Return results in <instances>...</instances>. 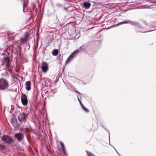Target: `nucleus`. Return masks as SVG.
<instances>
[{
  "instance_id": "f257e3e1",
  "label": "nucleus",
  "mask_w": 156,
  "mask_h": 156,
  "mask_svg": "<svg viewBox=\"0 0 156 156\" xmlns=\"http://www.w3.org/2000/svg\"><path fill=\"white\" fill-rule=\"evenodd\" d=\"M9 86V83L5 79L0 78V90H5L7 89Z\"/></svg>"
},
{
  "instance_id": "f03ea898",
  "label": "nucleus",
  "mask_w": 156,
  "mask_h": 156,
  "mask_svg": "<svg viewBox=\"0 0 156 156\" xmlns=\"http://www.w3.org/2000/svg\"><path fill=\"white\" fill-rule=\"evenodd\" d=\"M1 140L8 144H11L14 141V140L12 137L5 135L2 136Z\"/></svg>"
},
{
  "instance_id": "7ed1b4c3",
  "label": "nucleus",
  "mask_w": 156,
  "mask_h": 156,
  "mask_svg": "<svg viewBox=\"0 0 156 156\" xmlns=\"http://www.w3.org/2000/svg\"><path fill=\"white\" fill-rule=\"evenodd\" d=\"M18 121L21 123L25 122L27 120V116L24 113H21L20 114L18 117Z\"/></svg>"
},
{
  "instance_id": "20e7f679",
  "label": "nucleus",
  "mask_w": 156,
  "mask_h": 156,
  "mask_svg": "<svg viewBox=\"0 0 156 156\" xmlns=\"http://www.w3.org/2000/svg\"><path fill=\"white\" fill-rule=\"evenodd\" d=\"M79 49L76 50L71 54L69 56L67 59L66 62H69L71 60L73 59L74 58L76 57L79 53Z\"/></svg>"
},
{
  "instance_id": "39448f33",
  "label": "nucleus",
  "mask_w": 156,
  "mask_h": 156,
  "mask_svg": "<svg viewBox=\"0 0 156 156\" xmlns=\"http://www.w3.org/2000/svg\"><path fill=\"white\" fill-rule=\"evenodd\" d=\"M21 99L22 104L24 106L27 105L28 103V100L27 95L25 94L22 93Z\"/></svg>"
},
{
  "instance_id": "423d86ee",
  "label": "nucleus",
  "mask_w": 156,
  "mask_h": 156,
  "mask_svg": "<svg viewBox=\"0 0 156 156\" xmlns=\"http://www.w3.org/2000/svg\"><path fill=\"white\" fill-rule=\"evenodd\" d=\"M48 67L47 63L45 62H43L41 64V68L43 72L47 71Z\"/></svg>"
},
{
  "instance_id": "0eeeda50",
  "label": "nucleus",
  "mask_w": 156,
  "mask_h": 156,
  "mask_svg": "<svg viewBox=\"0 0 156 156\" xmlns=\"http://www.w3.org/2000/svg\"><path fill=\"white\" fill-rule=\"evenodd\" d=\"M10 62V59L8 57H6L4 60V63L5 64V67L6 69L9 71L10 70L9 69V62Z\"/></svg>"
},
{
  "instance_id": "6e6552de",
  "label": "nucleus",
  "mask_w": 156,
  "mask_h": 156,
  "mask_svg": "<svg viewBox=\"0 0 156 156\" xmlns=\"http://www.w3.org/2000/svg\"><path fill=\"white\" fill-rule=\"evenodd\" d=\"M15 137L16 138L18 141L21 140L24 137L23 135L21 133H16L15 135Z\"/></svg>"
},
{
  "instance_id": "1a4fd4ad",
  "label": "nucleus",
  "mask_w": 156,
  "mask_h": 156,
  "mask_svg": "<svg viewBox=\"0 0 156 156\" xmlns=\"http://www.w3.org/2000/svg\"><path fill=\"white\" fill-rule=\"evenodd\" d=\"M11 122L13 126L15 128H16L18 127L16 119L14 118H12L11 119Z\"/></svg>"
},
{
  "instance_id": "9d476101",
  "label": "nucleus",
  "mask_w": 156,
  "mask_h": 156,
  "mask_svg": "<svg viewBox=\"0 0 156 156\" xmlns=\"http://www.w3.org/2000/svg\"><path fill=\"white\" fill-rule=\"evenodd\" d=\"M91 5L90 2H85L83 4V7L85 9H89Z\"/></svg>"
},
{
  "instance_id": "9b49d317",
  "label": "nucleus",
  "mask_w": 156,
  "mask_h": 156,
  "mask_svg": "<svg viewBox=\"0 0 156 156\" xmlns=\"http://www.w3.org/2000/svg\"><path fill=\"white\" fill-rule=\"evenodd\" d=\"M30 82L29 81H27L26 82L25 84L26 85V89L29 91L30 90L31 87H30Z\"/></svg>"
},
{
  "instance_id": "f8f14e48",
  "label": "nucleus",
  "mask_w": 156,
  "mask_h": 156,
  "mask_svg": "<svg viewBox=\"0 0 156 156\" xmlns=\"http://www.w3.org/2000/svg\"><path fill=\"white\" fill-rule=\"evenodd\" d=\"M27 39L26 38H22L20 40V44H23L24 43L27 42Z\"/></svg>"
},
{
  "instance_id": "ddd939ff",
  "label": "nucleus",
  "mask_w": 156,
  "mask_h": 156,
  "mask_svg": "<svg viewBox=\"0 0 156 156\" xmlns=\"http://www.w3.org/2000/svg\"><path fill=\"white\" fill-rule=\"evenodd\" d=\"M58 54V51L57 49H55L52 51V55L54 56H56Z\"/></svg>"
},
{
  "instance_id": "4468645a",
  "label": "nucleus",
  "mask_w": 156,
  "mask_h": 156,
  "mask_svg": "<svg viewBox=\"0 0 156 156\" xmlns=\"http://www.w3.org/2000/svg\"><path fill=\"white\" fill-rule=\"evenodd\" d=\"M131 23L132 24H133L134 23H133L132 22H131V21L129 20H128L127 21H124L123 22H122L121 23H120V24H122L123 23Z\"/></svg>"
},
{
  "instance_id": "2eb2a0df",
  "label": "nucleus",
  "mask_w": 156,
  "mask_h": 156,
  "mask_svg": "<svg viewBox=\"0 0 156 156\" xmlns=\"http://www.w3.org/2000/svg\"><path fill=\"white\" fill-rule=\"evenodd\" d=\"M60 145H61V147H62V151H63L65 153V148L64 144L61 142H60Z\"/></svg>"
},
{
  "instance_id": "dca6fc26",
  "label": "nucleus",
  "mask_w": 156,
  "mask_h": 156,
  "mask_svg": "<svg viewBox=\"0 0 156 156\" xmlns=\"http://www.w3.org/2000/svg\"><path fill=\"white\" fill-rule=\"evenodd\" d=\"M81 106L83 109L86 112H89V110L87 108L83 105H81Z\"/></svg>"
},
{
  "instance_id": "f3484780",
  "label": "nucleus",
  "mask_w": 156,
  "mask_h": 156,
  "mask_svg": "<svg viewBox=\"0 0 156 156\" xmlns=\"http://www.w3.org/2000/svg\"><path fill=\"white\" fill-rule=\"evenodd\" d=\"M6 148V147L5 146L0 144V150L3 151L5 150Z\"/></svg>"
},
{
  "instance_id": "a211bd4d",
  "label": "nucleus",
  "mask_w": 156,
  "mask_h": 156,
  "mask_svg": "<svg viewBox=\"0 0 156 156\" xmlns=\"http://www.w3.org/2000/svg\"><path fill=\"white\" fill-rule=\"evenodd\" d=\"M87 154L88 156H95L94 155L92 154L91 153L87 151Z\"/></svg>"
},
{
  "instance_id": "6ab92c4d",
  "label": "nucleus",
  "mask_w": 156,
  "mask_h": 156,
  "mask_svg": "<svg viewBox=\"0 0 156 156\" xmlns=\"http://www.w3.org/2000/svg\"><path fill=\"white\" fill-rule=\"evenodd\" d=\"M77 98H78V101H79V103H80V105H81H81H83V104H82V103H81V101L80 100V99H79V98L78 97H77Z\"/></svg>"
},
{
  "instance_id": "aec40b11",
  "label": "nucleus",
  "mask_w": 156,
  "mask_h": 156,
  "mask_svg": "<svg viewBox=\"0 0 156 156\" xmlns=\"http://www.w3.org/2000/svg\"><path fill=\"white\" fill-rule=\"evenodd\" d=\"M62 6V5L60 4H59V3H57V4H56V6L58 7H59L60 6Z\"/></svg>"
},
{
  "instance_id": "412c9836",
  "label": "nucleus",
  "mask_w": 156,
  "mask_h": 156,
  "mask_svg": "<svg viewBox=\"0 0 156 156\" xmlns=\"http://www.w3.org/2000/svg\"><path fill=\"white\" fill-rule=\"evenodd\" d=\"M27 6L26 5H25V3H24L23 4V8L24 9L25 7H26Z\"/></svg>"
},
{
  "instance_id": "4be33fe9",
  "label": "nucleus",
  "mask_w": 156,
  "mask_h": 156,
  "mask_svg": "<svg viewBox=\"0 0 156 156\" xmlns=\"http://www.w3.org/2000/svg\"><path fill=\"white\" fill-rule=\"evenodd\" d=\"M84 48V46L83 45V46H81V47H80V48H79L80 49H83V48Z\"/></svg>"
},
{
  "instance_id": "5701e85b",
  "label": "nucleus",
  "mask_w": 156,
  "mask_h": 156,
  "mask_svg": "<svg viewBox=\"0 0 156 156\" xmlns=\"http://www.w3.org/2000/svg\"><path fill=\"white\" fill-rule=\"evenodd\" d=\"M76 92H77L78 93H79V94L80 95V97H81V94L78 91H76Z\"/></svg>"
},
{
  "instance_id": "b1692460",
  "label": "nucleus",
  "mask_w": 156,
  "mask_h": 156,
  "mask_svg": "<svg viewBox=\"0 0 156 156\" xmlns=\"http://www.w3.org/2000/svg\"><path fill=\"white\" fill-rule=\"evenodd\" d=\"M26 129L27 131H29V129L28 128H26Z\"/></svg>"
},
{
  "instance_id": "393cba45",
  "label": "nucleus",
  "mask_w": 156,
  "mask_h": 156,
  "mask_svg": "<svg viewBox=\"0 0 156 156\" xmlns=\"http://www.w3.org/2000/svg\"><path fill=\"white\" fill-rule=\"evenodd\" d=\"M26 37H29V34H27L26 35Z\"/></svg>"
},
{
  "instance_id": "a878e982",
  "label": "nucleus",
  "mask_w": 156,
  "mask_h": 156,
  "mask_svg": "<svg viewBox=\"0 0 156 156\" xmlns=\"http://www.w3.org/2000/svg\"><path fill=\"white\" fill-rule=\"evenodd\" d=\"M64 9H65V10H67V8H64Z\"/></svg>"
},
{
  "instance_id": "bb28decb",
  "label": "nucleus",
  "mask_w": 156,
  "mask_h": 156,
  "mask_svg": "<svg viewBox=\"0 0 156 156\" xmlns=\"http://www.w3.org/2000/svg\"><path fill=\"white\" fill-rule=\"evenodd\" d=\"M152 30H151V31H148V32H150V31H152Z\"/></svg>"
}]
</instances>
